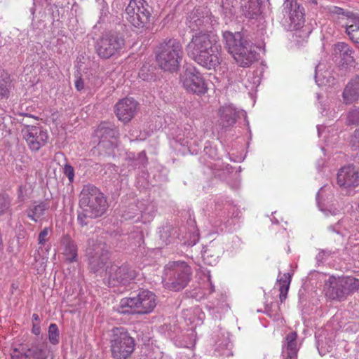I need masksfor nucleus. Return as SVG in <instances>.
<instances>
[{
    "mask_svg": "<svg viewBox=\"0 0 359 359\" xmlns=\"http://www.w3.org/2000/svg\"><path fill=\"white\" fill-rule=\"evenodd\" d=\"M192 135H194V133L191 134L189 137H187V140H186L185 142V144H187V146L188 147H190L192 146V144H196V141L194 140V142H192V140H193V137H192Z\"/></svg>",
    "mask_w": 359,
    "mask_h": 359,
    "instance_id": "864d4df0",
    "label": "nucleus"
},
{
    "mask_svg": "<svg viewBox=\"0 0 359 359\" xmlns=\"http://www.w3.org/2000/svg\"><path fill=\"white\" fill-rule=\"evenodd\" d=\"M208 280H209L210 286H211V291L210 292H212L214 291V286L212 285L210 276H208Z\"/></svg>",
    "mask_w": 359,
    "mask_h": 359,
    "instance_id": "13d9d810",
    "label": "nucleus"
},
{
    "mask_svg": "<svg viewBox=\"0 0 359 359\" xmlns=\"http://www.w3.org/2000/svg\"><path fill=\"white\" fill-rule=\"evenodd\" d=\"M193 60L201 66L208 69H215L222 61L220 46L217 45L210 50L201 53Z\"/></svg>",
    "mask_w": 359,
    "mask_h": 359,
    "instance_id": "4be33fe9",
    "label": "nucleus"
},
{
    "mask_svg": "<svg viewBox=\"0 0 359 359\" xmlns=\"http://www.w3.org/2000/svg\"><path fill=\"white\" fill-rule=\"evenodd\" d=\"M237 0H222L221 15L226 20L231 21L236 15Z\"/></svg>",
    "mask_w": 359,
    "mask_h": 359,
    "instance_id": "473e14b6",
    "label": "nucleus"
},
{
    "mask_svg": "<svg viewBox=\"0 0 359 359\" xmlns=\"http://www.w3.org/2000/svg\"><path fill=\"white\" fill-rule=\"evenodd\" d=\"M304 8L296 0H285L283 5V13L287 16L293 28H299L304 22Z\"/></svg>",
    "mask_w": 359,
    "mask_h": 359,
    "instance_id": "aec40b11",
    "label": "nucleus"
},
{
    "mask_svg": "<svg viewBox=\"0 0 359 359\" xmlns=\"http://www.w3.org/2000/svg\"><path fill=\"white\" fill-rule=\"evenodd\" d=\"M12 197L8 193L0 192V217L5 215H12Z\"/></svg>",
    "mask_w": 359,
    "mask_h": 359,
    "instance_id": "72a5a7b5",
    "label": "nucleus"
},
{
    "mask_svg": "<svg viewBox=\"0 0 359 359\" xmlns=\"http://www.w3.org/2000/svg\"><path fill=\"white\" fill-rule=\"evenodd\" d=\"M241 11L245 17L254 19L260 14V4L258 0H241Z\"/></svg>",
    "mask_w": 359,
    "mask_h": 359,
    "instance_id": "c85d7f7f",
    "label": "nucleus"
},
{
    "mask_svg": "<svg viewBox=\"0 0 359 359\" xmlns=\"http://www.w3.org/2000/svg\"><path fill=\"white\" fill-rule=\"evenodd\" d=\"M126 39L123 34L117 32H106L95 43V50L102 59L118 55L124 49Z\"/></svg>",
    "mask_w": 359,
    "mask_h": 359,
    "instance_id": "0eeeda50",
    "label": "nucleus"
},
{
    "mask_svg": "<svg viewBox=\"0 0 359 359\" xmlns=\"http://www.w3.org/2000/svg\"><path fill=\"white\" fill-rule=\"evenodd\" d=\"M48 339L53 345L59 343V330L57 325L55 323H51L48 327Z\"/></svg>",
    "mask_w": 359,
    "mask_h": 359,
    "instance_id": "ea45409f",
    "label": "nucleus"
},
{
    "mask_svg": "<svg viewBox=\"0 0 359 359\" xmlns=\"http://www.w3.org/2000/svg\"><path fill=\"white\" fill-rule=\"evenodd\" d=\"M32 319L36 321V322H38L37 323H39V316L38 314L36 313H34L32 315Z\"/></svg>",
    "mask_w": 359,
    "mask_h": 359,
    "instance_id": "6e6d98bb",
    "label": "nucleus"
},
{
    "mask_svg": "<svg viewBox=\"0 0 359 359\" xmlns=\"http://www.w3.org/2000/svg\"><path fill=\"white\" fill-rule=\"evenodd\" d=\"M343 103L350 105L359 100V76L353 77L345 86L342 92Z\"/></svg>",
    "mask_w": 359,
    "mask_h": 359,
    "instance_id": "b1692460",
    "label": "nucleus"
},
{
    "mask_svg": "<svg viewBox=\"0 0 359 359\" xmlns=\"http://www.w3.org/2000/svg\"><path fill=\"white\" fill-rule=\"evenodd\" d=\"M75 87L77 90L81 91L84 88V83L81 78H78L75 81Z\"/></svg>",
    "mask_w": 359,
    "mask_h": 359,
    "instance_id": "8fccbe9b",
    "label": "nucleus"
},
{
    "mask_svg": "<svg viewBox=\"0 0 359 359\" xmlns=\"http://www.w3.org/2000/svg\"><path fill=\"white\" fill-rule=\"evenodd\" d=\"M137 159L142 164H144L147 162V158L144 151L139 153Z\"/></svg>",
    "mask_w": 359,
    "mask_h": 359,
    "instance_id": "3c124183",
    "label": "nucleus"
},
{
    "mask_svg": "<svg viewBox=\"0 0 359 359\" xmlns=\"http://www.w3.org/2000/svg\"><path fill=\"white\" fill-rule=\"evenodd\" d=\"M139 76L144 81H148L152 78L151 75L146 74L144 67L141 69L140 72H139Z\"/></svg>",
    "mask_w": 359,
    "mask_h": 359,
    "instance_id": "09e8293b",
    "label": "nucleus"
},
{
    "mask_svg": "<svg viewBox=\"0 0 359 359\" xmlns=\"http://www.w3.org/2000/svg\"><path fill=\"white\" fill-rule=\"evenodd\" d=\"M297 338V334L294 332H290L286 336L285 343L283 346L282 349L283 357H285V353L292 355V357H297L298 351Z\"/></svg>",
    "mask_w": 359,
    "mask_h": 359,
    "instance_id": "2f4dec72",
    "label": "nucleus"
},
{
    "mask_svg": "<svg viewBox=\"0 0 359 359\" xmlns=\"http://www.w3.org/2000/svg\"><path fill=\"white\" fill-rule=\"evenodd\" d=\"M29 358L32 356L34 359H46L47 354L46 345L43 343L32 344L31 346L27 349Z\"/></svg>",
    "mask_w": 359,
    "mask_h": 359,
    "instance_id": "c9c22d12",
    "label": "nucleus"
},
{
    "mask_svg": "<svg viewBox=\"0 0 359 359\" xmlns=\"http://www.w3.org/2000/svg\"><path fill=\"white\" fill-rule=\"evenodd\" d=\"M135 237L137 238V243L139 245L141 244L142 242H143V235H142V233L140 232V231H138V232H136L135 233Z\"/></svg>",
    "mask_w": 359,
    "mask_h": 359,
    "instance_id": "5fc2aeb1",
    "label": "nucleus"
},
{
    "mask_svg": "<svg viewBox=\"0 0 359 359\" xmlns=\"http://www.w3.org/2000/svg\"><path fill=\"white\" fill-rule=\"evenodd\" d=\"M30 186L29 184H22L18 189V200L20 202L25 201L29 198Z\"/></svg>",
    "mask_w": 359,
    "mask_h": 359,
    "instance_id": "a19ab883",
    "label": "nucleus"
},
{
    "mask_svg": "<svg viewBox=\"0 0 359 359\" xmlns=\"http://www.w3.org/2000/svg\"><path fill=\"white\" fill-rule=\"evenodd\" d=\"M22 133L30 149L36 151L46 144L48 138L47 131L37 126H27Z\"/></svg>",
    "mask_w": 359,
    "mask_h": 359,
    "instance_id": "dca6fc26",
    "label": "nucleus"
},
{
    "mask_svg": "<svg viewBox=\"0 0 359 359\" xmlns=\"http://www.w3.org/2000/svg\"><path fill=\"white\" fill-rule=\"evenodd\" d=\"M14 84L10 74L4 69H0V97L8 98Z\"/></svg>",
    "mask_w": 359,
    "mask_h": 359,
    "instance_id": "c756f323",
    "label": "nucleus"
},
{
    "mask_svg": "<svg viewBox=\"0 0 359 359\" xmlns=\"http://www.w3.org/2000/svg\"><path fill=\"white\" fill-rule=\"evenodd\" d=\"M292 275L289 273H284L280 278L278 279L279 283V290H280V301L283 302L287 295V292L290 288L291 283Z\"/></svg>",
    "mask_w": 359,
    "mask_h": 359,
    "instance_id": "f704fd0d",
    "label": "nucleus"
},
{
    "mask_svg": "<svg viewBox=\"0 0 359 359\" xmlns=\"http://www.w3.org/2000/svg\"><path fill=\"white\" fill-rule=\"evenodd\" d=\"M332 57L335 62L341 66H354L353 49L345 42H338L332 46Z\"/></svg>",
    "mask_w": 359,
    "mask_h": 359,
    "instance_id": "a211bd4d",
    "label": "nucleus"
},
{
    "mask_svg": "<svg viewBox=\"0 0 359 359\" xmlns=\"http://www.w3.org/2000/svg\"><path fill=\"white\" fill-rule=\"evenodd\" d=\"M186 25L193 32H211L218 25V19L207 8H195L187 17Z\"/></svg>",
    "mask_w": 359,
    "mask_h": 359,
    "instance_id": "9d476101",
    "label": "nucleus"
},
{
    "mask_svg": "<svg viewBox=\"0 0 359 359\" xmlns=\"http://www.w3.org/2000/svg\"><path fill=\"white\" fill-rule=\"evenodd\" d=\"M345 32L353 42L359 44V18L356 19V21L351 24Z\"/></svg>",
    "mask_w": 359,
    "mask_h": 359,
    "instance_id": "e433bc0d",
    "label": "nucleus"
},
{
    "mask_svg": "<svg viewBox=\"0 0 359 359\" xmlns=\"http://www.w3.org/2000/svg\"><path fill=\"white\" fill-rule=\"evenodd\" d=\"M180 41L174 38L165 39L160 43L156 53V62L164 71H177L183 57Z\"/></svg>",
    "mask_w": 359,
    "mask_h": 359,
    "instance_id": "7ed1b4c3",
    "label": "nucleus"
},
{
    "mask_svg": "<svg viewBox=\"0 0 359 359\" xmlns=\"http://www.w3.org/2000/svg\"><path fill=\"white\" fill-rule=\"evenodd\" d=\"M125 14L128 23L140 32L149 28L151 8L145 0H130Z\"/></svg>",
    "mask_w": 359,
    "mask_h": 359,
    "instance_id": "423d86ee",
    "label": "nucleus"
},
{
    "mask_svg": "<svg viewBox=\"0 0 359 359\" xmlns=\"http://www.w3.org/2000/svg\"><path fill=\"white\" fill-rule=\"evenodd\" d=\"M331 254L332 252L330 250H322L318 253L316 259L318 263H323L328 259Z\"/></svg>",
    "mask_w": 359,
    "mask_h": 359,
    "instance_id": "49530a36",
    "label": "nucleus"
},
{
    "mask_svg": "<svg viewBox=\"0 0 359 359\" xmlns=\"http://www.w3.org/2000/svg\"><path fill=\"white\" fill-rule=\"evenodd\" d=\"M191 273V269L186 262H170L164 268L163 284L170 290L180 291L189 283Z\"/></svg>",
    "mask_w": 359,
    "mask_h": 359,
    "instance_id": "20e7f679",
    "label": "nucleus"
},
{
    "mask_svg": "<svg viewBox=\"0 0 359 359\" xmlns=\"http://www.w3.org/2000/svg\"><path fill=\"white\" fill-rule=\"evenodd\" d=\"M222 252V249L219 245L212 241L210 242L203 250L202 256L204 262L210 266L215 265Z\"/></svg>",
    "mask_w": 359,
    "mask_h": 359,
    "instance_id": "a878e982",
    "label": "nucleus"
},
{
    "mask_svg": "<svg viewBox=\"0 0 359 359\" xmlns=\"http://www.w3.org/2000/svg\"><path fill=\"white\" fill-rule=\"evenodd\" d=\"M11 359H29L27 351L24 348H14L11 353Z\"/></svg>",
    "mask_w": 359,
    "mask_h": 359,
    "instance_id": "37998d69",
    "label": "nucleus"
},
{
    "mask_svg": "<svg viewBox=\"0 0 359 359\" xmlns=\"http://www.w3.org/2000/svg\"><path fill=\"white\" fill-rule=\"evenodd\" d=\"M240 113L241 111L231 104L222 107L219 110V125L225 128L232 126L236 123Z\"/></svg>",
    "mask_w": 359,
    "mask_h": 359,
    "instance_id": "393cba45",
    "label": "nucleus"
},
{
    "mask_svg": "<svg viewBox=\"0 0 359 359\" xmlns=\"http://www.w3.org/2000/svg\"><path fill=\"white\" fill-rule=\"evenodd\" d=\"M159 237L165 245L172 243L178 238V229L171 224H166L161 228Z\"/></svg>",
    "mask_w": 359,
    "mask_h": 359,
    "instance_id": "7c9ffc66",
    "label": "nucleus"
},
{
    "mask_svg": "<svg viewBox=\"0 0 359 359\" xmlns=\"http://www.w3.org/2000/svg\"><path fill=\"white\" fill-rule=\"evenodd\" d=\"M137 273L128 264H113L106 269L105 282L109 287L127 285L135 279Z\"/></svg>",
    "mask_w": 359,
    "mask_h": 359,
    "instance_id": "f8f14e48",
    "label": "nucleus"
},
{
    "mask_svg": "<svg viewBox=\"0 0 359 359\" xmlns=\"http://www.w3.org/2000/svg\"><path fill=\"white\" fill-rule=\"evenodd\" d=\"M217 41L218 37L212 32H199L193 35L187 44V53L191 59L197 57L201 53L218 45Z\"/></svg>",
    "mask_w": 359,
    "mask_h": 359,
    "instance_id": "9b49d317",
    "label": "nucleus"
},
{
    "mask_svg": "<svg viewBox=\"0 0 359 359\" xmlns=\"http://www.w3.org/2000/svg\"><path fill=\"white\" fill-rule=\"evenodd\" d=\"M181 81L185 90L198 95H204L208 90L201 74L194 67L187 68L181 76Z\"/></svg>",
    "mask_w": 359,
    "mask_h": 359,
    "instance_id": "ddd939ff",
    "label": "nucleus"
},
{
    "mask_svg": "<svg viewBox=\"0 0 359 359\" xmlns=\"http://www.w3.org/2000/svg\"><path fill=\"white\" fill-rule=\"evenodd\" d=\"M327 12L332 20L340 27L348 29L353 24L356 19L359 18L358 15H355L353 12L344 10L335 6H330L327 7Z\"/></svg>",
    "mask_w": 359,
    "mask_h": 359,
    "instance_id": "6ab92c4d",
    "label": "nucleus"
},
{
    "mask_svg": "<svg viewBox=\"0 0 359 359\" xmlns=\"http://www.w3.org/2000/svg\"><path fill=\"white\" fill-rule=\"evenodd\" d=\"M52 233V229L50 227H45L39 234L38 236V244L40 248L45 245L46 243L49 240Z\"/></svg>",
    "mask_w": 359,
    "mask_h": 359,
    "instance_id": "79ce46f5",
    "label": "nucleus"
},
{
    "mask_svg": "<svg viewBox=\"0 0 359 359\" xmlns=\"http://www.w3.org/2000/svg\"><path fill=\"white\" fill-rule=\"evenodd\" d=\"M86 255L90 269L94 273L102 269L109 258L107 245L97 236L88 240Z\"/></svg>",
    "mask_w": 359,
    "mask_h": 359,
    "instance_id": "1a4fd4ad",
    "label": "nucleus"
},
{
    "mask_svg": "<svg viewBox=\"0 0 359 359\" xmlns=\"http://www.w3.org/2000/svg\"><path fill=\"white\" fill-rule=\"evenodd\" d=\"M135 339L123 327L113 329L110 351L114 359H128L135 350Z\"/></svg>",
    "mask_w": 359,
    "mask_h": 359,
    "instance_id": "6e6552de",
    "label": "nucleus"
},
{
    "mask_svg": "<svg viewBox=\"0 0 359 359\" xmlns=\"http://www.w3.org/2000/svg\"><path fill=\"white\" fill-rule=\"evenodd\" d=\"M315 72H316V73H315L316 82L318 85H320V83H318V79H317V78H318V76H317V74H318V73H317V69H316V71H315Z\"/></svg>",
    "mask_w": 359,
    "mask_h": 359,
    "instance_id": "bf43d9fd",
    "label": "nucleus"
},
{
    "mask_svg": "<svg viewBox=\"0 0 359 359\" xmlns=\"http://www.w3.org/2000/svg\"><path fill=\"white\" fill-rule=\"evenodd\" d=\"M138 208L140 212V216L135 219V221H141L143 223L150 222L155 213V207L153 204L146 202H138L137 205H132L130 206L131 210H136Z\"/></svg>",
    "mask_w": 359,
    "mask_h": 359,
    "instance_id": "bb28decb",
    "label": "nucleus"
},
{
    "mask_svg": "<svg viewBox=\"0 0 359 359\" xmlns=\"http://www.w3.org/2000/svg\"><path fill=\"white\" fill-rule=\"evenodd\" d=\"M350 144L354 149H359V128L355 130L351 136Z\"/></svg>",
    "mask_w": 359,
    "mask_h": 359,
    "instance_id": "de8ad7c7",
    "label": "nucleus"
},
{
    "mask_svg": "<svg viewBox=\"0 0 359 359\" xmlns=\"http://www.w3.org/2000/svg\"><path fill=\"white\" fill-rule=\"evenodd\" d=\"M337 183L344 190H350L359 186V171L353 165L341 168L337 176Z\"/></svg>",
    "mask_w": 359,
    "mask_h": 359,
    "instance_id": "2eb2a0df",
    "label": "nucleus"
},
{
    "mask_svg": "<svg viewBox=\"0 0 359 359\" xmlns=\"http://www.w3.org/2000/svg\"><path fill=\"white\" fill-rule=\"evenodd\" d=\"M222 36L225 48L239 66L249 67L257 60V53L255 47L241 32L225 31Z\"/></svg>",
    "mask_w": 359,
    "mask_h": 359,
    "instance_id": "f03ea898",
    "label": "nucleus"
},
{
    "mask_svg": "<svg viewBox=\"0 0 359 359\" xmlns=\"http://www.w3.org/2000/svg\"><path fill=\"white\" fill-rule=\"evenodd\" d=\"M225 346H229V343H226Z\"/></svg>",
    "mask_w": 359,
    "mask_h": 359,
    "instance_id": "052dcab7",
    "label": "nucleus"
},
{
    "mask_svg": "<svg viewBox=\"0 0 359 359\" xmlns=\"http://www.w3.org/2000/svg\"><path fill=\"white\" fill-rule=\"evenodd\" d=\"M138 103L131 97L120 100L115 105V113L119 121L129 122L136 114Z\"/></svg>",
    "mask_w": 359,
    "mask_h": 359,
    "instance_id": "412c9836",
    "label": "nucleus"
},
{
    "mask_svg": "<svg viewBox=\"0 0 359 359\" xmlns=\"http://www.w3.org/2000/svg\"><path fill=\"white\" fill-rule=\"evenodd\" d=\"M342 279L346 286L349 294L359 290L358 278H355L352 276H347L343 277Z\"/></svg>",
    "mask_w": 359,
    "mask_h": 359,
    "instance_id": "58836bf2",
    "label": "nucleus"
},
{
    "mask_svg": "<svg viewBox=\"0 0 359 359\" xmlns=\"http://www.w3.org/2000/svg\"><path fill=\"white\" fill-rule=\"evenodd\" d=\"M346 124L347 126L359 125V107H353L351 108L346 116Z\"/></svg>",
    "mask_w": 359,
    "mask_h": 359,
    "instance_id": "4c0bfd02",
    "label": "nucleus"
},
{
    "mask_svg": "<svg viewBox=\"0 0 359 359\" xmlns=\"http://www.w3.org/2000/svg\"><path fill=\"white\" fill-rule=\"evenodd\" d=\"M133 204L130 205L129 207L128 208V209L123 210V212L122 214V216L123 217L126 219V220H129V219H134L136 216H139L140 215V212L138 210V208H137L136 210H131L130 209V206L132 205Z\"/></svg>",
    "mask_w": 359,
    "mask_h": 359,
    "instance_id": "c03bdc74",
    "label": "nucleus"
},
{
    "mask_svg": "<svg viewBox=\"0 0 359 359\" xmlns=\"http://www.w3.org/2000/svg\"><path fill=\"white\" fill-rule=\"evenodd\" d=\"M328 283H326V295L332 299L342 301L349 295L346 286L342 279L330 278Z\"/></svg>",
    "mask_w": 359,
    "mask_h": 359,
    "instance_id": "5701e85b",
    "label": "nucleus"
},
{
    "mask_svg": "<svg viewBox=\"0 0 359 359\" xmlns=\"http://www.w3.org/2000/svg\"><path fill=\"white\" fill-rule=\"evenodd\" d=\"M77 220L82 226L88 224V218L96 219L105 214L108 208L107 197L92 184L83 186L79 196Z\"/></svg>",
    "mask_w": 359,
    "mask_h": 359,
    "instance_id": "f257e3e1",
    "label": "nucleus"
},
{
    "mask_svg": "<svg viewBox=\"0 0 359 359\" xmlns=\"http://www.w3.org/2000/svg\"><path fill=\"white\" fill-rule=\"evenodd\" d=\"M96 136L100 139L99 147L111 149L116 144L119 137L117 127L112 123L103 122L100 124L96 132Z\"/></svg>",
    "mask_w": 359,
    "mask_h": 359,
    "instance_id": "4468645a",
    "label": "nucleus"
},
{
    "mask_svg": "<svg viewBox=\"0 0 359 359\" xmlns=\"http://www.w3.org/2000/svg\"><path fill=\"white\" fill-rule=\"evenodd\" d=\"M61 246L66 259L69 262L77 261V245L68 235L61 238Z\"/></svg>",
    "mask_w": 359,
    "mask_h": 359,
    "instance_id": "cd10ccee",
    "label": "nucleus"
},
{
    "mask_svg": "<svg viewBox=\"0 0 359 359\" xmlns=\"http://www.w3.org/2000/svg\"><path fill=\"white\" fill-rule=\"evenodd\" d=\"M50 209L48 200L34 201L25 210V215L31 221L41 223L48 219Z\"/></svg>",
    "mask_w": 359,
    "mask_h": 359,
    "instance_id": "f3484780",
    "label": "nucleus"
},
{
    "mask_svg": "<svg viewBox=\"0 0 359 359\" xmlns=\"http://www.w3.org/2000/svg\"><path fill=\"white\" fill-rule=\"evenodd\" d=\"M156 306V297L151 291H140L135 297L121 300L118 311L123 314H148Z\"/></svg>",
    "mask_w": 359,
    "mask_h": 359,
    "instance_id": "39448f33",
    "label": "nucleus"
},
{
    "mask_svg": "<svg viewBox=\"0 0 359 359\" xmlns=\"http://www.w3.org/2000/svg\"><path fill=\"white\" fill-rule=\"evenodd\" d=\"M283 359H297V357H292V355L285 353V357H283Z\"/></svg>",
    "mask_w": 359,
    "mask_h": 359,
    "instance_id": "4d7b16f0",
    "label": "nucleus"
},
{
    "mask_svg": "<svg viewBox=\"0 0 359 359\" xmlns=\"http://www.w3.org/2000/svg\"><path fill=\"white\" fill-rule=\"evenodd\" d=\"M64 174L67 177L70 182H73L74 178V169L69 164H65L63 168Z\"/></svg>",
    "mask_w": 359,
    "mask_h": 359,
    "instance_id": "a18cd8bd",
    "label": "nucleus"
},
{
    "mask_svg": "<svg viewBox=\"0 0 359 359\" xmlns=\"http://www.w3.org/2000/svg\"><path fill=\"white\" fill-rule=\"evenodd\" d=\"M32 332L36 335L40 334L41 327L39 323H33Z\"/></svg>",
    "mask_w": 359,
    "mask_h": 359,
    "instance_id": "603ef678",
    "label": "nucleus"
}]
</instances>
